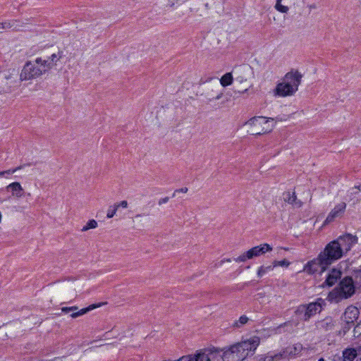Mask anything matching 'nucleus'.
I'll list each match as a JSON object with an SVG mask.
<instances>
[{"label":"nucleus","mask_w":361,"mask_h":361,"mask_svg":"<svg viewBox=\"0 0 361 361\" xmlns=\"http://www.w3.org/2000/svg\"><path fill=\"white\" fill-rule=\"evenodd\" d=\"M358 242L356 235L345 233L326 244L320 252V259L329 266L341 259Z\"/></svg>","instance_id":"obj_1"},{"label":"nucleus","mask_w":361,"mask_h":361,"mask_svg":"<svg viewBox=\"0 0 361 361\" xmlns=\"http://www.w3.org/2000/svg\"><path fill=\"white\" fill-rule=\"evenodd\" d=\"M62 57V52L52 54L47 59L37 57L35 61H27L21 71L20 78L21 80H29L37 78L46 73L55 66Z\"/></svg>","instance_id":"obj_2"},{"label":"nucleus","mask_w":361,"mask_h":361,"mask_svg":"<svg viewBox=\"0 0 361 361\" xmlns=\"http://www.w3.org/2000/svg\"><path fill=\"white\" fill-rule=\"evenodd\" d=\"M259 343V337L252 336L225 348L223 356L233 361H243L255 353Z\"/></svg>","instance_id":"obj_3"},{"label":"nucleus","mask_w":361,"mask_h":361,"mask_svg":"<svg viewBox=\"0 0 361 361\" xmlns=\"http://www.w3.org/2000/svg\"><path fill=\"white\" fill-rule=\"evenodd\" d=\"M303 75L297 69H291L277 82L274 89L275 97H287L294 95L298 90Z\"/></svg>","instance_id":"obj_4"},{"label":"nucleus","mask_w":361,"mask_h":361,"mask_svg":"<svg viewBox=\"0 0 361 361\" xmlns=\"http://www.w3.org/2000/svg\"><path fill=\"white\" fill-rule=\"evenodd\" d=\"M355 293V286L351 277L346 276L328 295L327 300L337 303L352 297Z\"/></svg>","instance_id":"obj_5"},{"label":"nucleus","mask_w":361,"mask_h":361,"mask_svg":"<svg viewBox=\"0 0 361 361\" xmlns=\"http://www.w3.org/2000/svg\"><path fill=\"white\" fill-rule=\"evenodd\" d=\"M250 126V133L252 135H262L271 132L275 126L272 118L255 116L246 122Z\"/></svg>","instance_id":"obj_6"},{"label":"nucleus","mask_w":361,"mask_h":361,"mask_svg":"<svg viewBox=\"0 0 361 361\" xmlns=\"http://www.w3.org/2000/svg\"><path fill=\"white\" fill-rule=\"evenodd\" d=\"M324 305H325L324 300L318 298L315 302L300 305L296 310V313L301 319L307 321L312 316L320 312Z\"/></svg>","instance_id":"obj_7"},{"label":"nucleus","mask_w":361,"mask_h":361,"mask_svg":"<svg viewBox=\"0 0 361 361\" xmlns=\"http://www.w3.org/2000/svg\"><path fill=\"white\" fill-rule=\"evenodd\" d=\"M272 250L273 247L270 244L262 243L240 254L238 257L234 258L233 261L235 262H245L249 259L260 257L267 252L272 251Z\"/></svg>","instance_id":"obj_8"},{"label":"nucleus","mask_w":361,"mask_h":361,"mask_svg":"<svg viewBox=\"0 0 361 361\" xmlns=\"http://www.w3.org/2000/svg\"><path fill=\"white\" fill-rule=\"evenodd\" d=\"M328 267L329 265L320 259V255L319 254L317 258L305 264L303 271L308 274H314L317 272H324Z\"/></svg>","instance_id":"obj_9"},{"label":"nucleus","mask_w":361,"mask_h":361,"mask_svg":"<svg viewBox=\"0 0 361 361\" xmlns=\"http://www.w3.org/2000/svg\"><path fill=\"white\" fill-rule=\"evenodd\" d=\"M346 204L344 202H341L336 204L328 214L324 224H329L334 221L335 219L341 217L344 214Z\"/></svg>","instance_id":"obj_10"},{"label":"nucleus","mask_w":361,"mask_h":361,"mask_svg":"<svg viewBox=\"0 0 361 361\" xmlns=\"http://www.w3.org/2000/svg\"><path fill=\"white\" fill-rule=\"evenodd\" d=\"M360 310L357 307L350 305L348 306L343 315V320L347 324H353L359 318Z\"/></svg>","instance_id":"obj_11"},{"label":"nucleus","mask_w":361,"mask_h":361,"mask_svg":"<svg viewBox=\"0 0 361 361\" xmlns=\"http://www.w3.org/2000/svg\"><path fill=\"white\" fill-rule=\"evenodd\" d=\"M302 345L300 343H295L286 347L283 350L278 353L281 355V359L292 358L300 354Z\"/></svg>","instance_id":"obj_12"},{"label":"nucleus","mask_w":361,"mask_h":361,"mask_svg":"<svg viewBox=\"0 0 361 361\" xmlns=\"http://www.w3.org/2000/svg\"><path fill=\"white\" fill-rule=\"evenodd\" d=\"M342 276V271L339 268L335 267L331 269L326 275L325 281L322 286H334Z\"/></svg>","instance_id":"obj_13"},{"label":"nucleus","mask_w":361,"mask_h":361,"mask_svg":"<svg viewBox=\"0 0 361 361\" xmlns=\"http://www.w3.org/2000/svg\"><path fill=\"white\" fill-rule=\"evenodd\" d=\"M361 347L357 348L348 347L342 351V360L343 361H354L358 355V351Z\"/></svg>","instance_id":"obj_14"},{"label":"nucleus","mask_w":361,"mask_h":361,"mask_svg":"<svg viewBox=\"0 0 361 361\" xmlns=\"http://www.w3.org/2000/svg\"><path fill=\"white\" fill-rule=\"evenodd\" d=\"M7 190H11L13 197L17 198L22 197L23 195V188L19 182H13L6 188Z\"/></svg>","instance_id":"obj_15"},{"label":"nucleus","mask_w":361,"mask_h":361,"mask_svg":"<svg viewBox=\"0 0 361 361\" xmlns=\"http://www.w3.org/2000/svg\"><path fill=\"white\" fill-rule=\"evenodd\" d=\"M284 200L288 203L292 204L295 207H300L302 203L300 200L297 199V197L293 192H288L284 195Z\"/></svg>","instance_id":"obj_16"},{"label":"nucleus","mask_w":361,"mask_h":361,"mask_svg":"<svg viewBox=\"0 0 361 361\" xmlns=\"http://www.w3.org/2000/svg\"><path fill=\"white\" fill-rule=\"evenodd\" d=\"M281 360V355L278 353H269L266 355H259L257 361H279Z\"/></svg>","instance_id":"obj_17"},{"label":"nucleus","mask_w":361,"mask_h":361,"mask_svg":"<svg viewBox=\"0 0 361 361\" xmlns=\"http://www.w3.org/2000/svg\"><path fill=\"white\" fill-rule=\"evenodd\" d=\"M334 326V322L332 318L326 317L324 319L317 322V326L319 329L324 330L331 329Z\"/></svg>","instance_id":"obj_18"},{"label":"nucleus","mask_w":361,"mask_h":361,"mask_svg":"<svg viewBox=\"0 0 361 361\" xmlns=\"http://www.w3.org/2000/svg\"><path fill=\"white\" fill-rule=\"evenodd\" d=\"M98 307H99V305H91L89 307H85V308H82V309H81L80 310H78V309L77 310L71 311L72 313L71 314V317L72 318H76L78 317H80V316L86 314L89 311L92 310H94V309H95V308H97Z\"/></svg>","instance_id":"obj_19"},{"label":"nucleus","mask_w":361,"mask_h":361,"mask_svg":"<svg viewBox=\"0 0 361 361\" xmlns=\"http://www.w3.org/2000/svg\"><path fill=\"white\" fill-rule=\"evenodd\" d=\"M274 263L272 262L271 264H269V265H262L260 266L258 269H257V276L259 277V278H262V276H264V275H266L267 274H268L269 272L273 271L274 269Z\"/></svg>","instance_id":"obj_20"},{"label":"nucleus","mask_w":361,"mask_h":361,"mask_svg":"<svg viewBox=\"0 0 361 361\" xmlns=\"http://www.w3.org/2000/svg\"><path fill=\"white\" fill-rule=\"evenodd\" d=\"M274 8L281 13H287L289 11L288 3H285L283 0H276Z\"/></svg>","instance_id":"obj_21"},{"label":"nucleus","mask_w":361,"mask_h":361,"mask_svg":"<svg viewBox=\"0 0 361 361\" xmlns=\"http://www.w3.org/2000/svg\"><path fill=\"white\" fill-rule=\"evenodd\" d=\"M20 25L18 24V22L17 20H13V21H6L4 23H0V29L1 30H8V29H13V30H19Z\"/></svg>","instance_id":"obj_22"},{"label":"nucleus","mask_w":361,"mask_h":361,"mask_svg":"<svg viewBox=\"0 0 361 361\" xmlns=\"http://www.w3.org/2000/svg\"><path fill=\"white\" fill-rule=\"evenodd\" d=\"M233 82V76L231 73L224 74L220 79V83L223 87L231 85Z\"/></svg>","instance_id":"obj_23"},{"label":"nucleus","mask_w":361,"mask_h":361,"mask_svg":"<svg viewBox=\"0 0 361 361\" xmlns=\"http://www.w3.org/2000/svg\"><path fill=\"white\" fill-rule=\"evenodd\" d=\"M248 321H249V319L247 316L242 315L240 317V318L238 320L234 322V323L233 324V326L235 327V328H240L243 325L247 324Z\"/></svg>","instance_id":"obj_24"},{"label":"nucleus","mask_w":361,"mask_h":361,"mask_svg":"<svg viewBox=\"0 0 361 361\" xmlns=\"http://www.w3.org/2000/svg\"><path fill=\"white\" fill-rule=\"evenodd\" d=\"M97 226V222L94 219H91L87 221V223L82 227L81 231H87L89 229L96 228Z\"/></svg>","instance_id":"obj_25"},{"label":"nucleus","mask_w":361,"mask_h":361,"mask_svg":"<svg viewBox=\"0 0 361 361\" xmlns=\"http://www.w3.org/2000/svg\"><path fill=\"white\" fill-rule=\"evenodd\" d=\"M274 264V267H288L290 265V262H288L287 259H283V260H274L273 262Z\"/></svg>","instance_id":"obj_26"},{"label":"nucleus","mask_w":361,"mask_h":361,"mask_svg":"<svg viewBox=\"0 0 361 361\" xmlns=\"http://www.w3.org/2000/svg\"><path fill=\"white\" fill-rule=\"evenodd\" d=\"M117 210H118L117 207H115L114 204L109 206V207L108 208V210H107L106 217L108 219L113 218L114 216V215L116 214Z\"/></svg>","instance_id":"obj_27"},{"label":"nucleus","mask_w":361,"mask_h":361,"mask_svg":"<svg viewBox=\"0 0 361 361\" xmlns=\"http://www.w3.org/2000/svg\"><path fill=\"white\" fill-rule=\"evenodd\" d=\"M115 207H117V209L119 208V207H122V208H127L128 207V202L126 201V200H123L118 203H116L114 204Z\"/></svg>","instance_id":"obj_28"},{"label":"nucleus","mask_w":361,"mask_h":361,"mask_svg":"<svg viewBox=\"0 0 361 361\" xmlns=\"http://www.w3.org/2000/svg\"><path fill=\"white\" fill-rule=\"evenodd\" d=\"M78 310V307L76 306H73V307H64L61 309L62 312H64V313H68L69 312H71V311H73V310Z\"/></svg>","instance_id":"obj_29"},{"label":"nucleus","mask_w":361,"mask_h":361,"mask_svg":"<svg viewBox=\"0 0 361 361\" xmlns=\"http://www.w3.org/2000/svg\"><path fill=\"white\" fill-rule=\"evenodd\" d=\"M15 173V170H13V169H8V170H6V171H0V177H2L5 175H11L13 173Z\"/></svg>","instance_id":"obj_30"},{"label":"nucleus","mask_w":361,"mask_h":361,"mask_svg":"<svg viewBox=\"0 0 361 361\" xmlns=\"http://www.w3.org/2000/svg\"><path fill=\"white\" fill-rule=\"evenodd\" d=\"M188 189L186 187L178 189V190H175V192L173 193V196H175L176 193H177V192L186 193L188 192Z\"/></svg>","instance_id":"obj_31"},{"label":"nucleus","mask_w":361,"mask_h":361,"mask_svg":"<svg viewBox=\"0 0 361 361\" xmlns=\"http://www.w3.org/2000/svg\"><path fill=\"white\" fill-rule=\"evenodd\" d=\"M231 262V259H222L221 260L218 264H216L215 266L216 267H221L224 262Z\"/></svg>","instance_id":"obj_32"},{"label":"nucleus","mask_w":361,"mask_h":361,"mask_svg":"<svg viewBox=\"0 0 361 361\" xmlns=\"http://www.w3.org/2000/svg\"><path fill=\"white\" fill-rule=\"evenodd\" d=\"M331 361H343L342 360V357H340L339 355H334L331 358Z\"/></svg>","instance_id":"obj_33"},{"label":"nucleus","mask_w":361,"mask_h":361,"mask_svg":"<svg viewBox=\"0 0 361 361\" xmlns=\"http://www.w3.org/2000/svg\"><path fill=\"white\" fill-rule=\"evenodd\" d=\"M168 201H169V197L162 198V199L159 200V204L161 205L162 204H165V203L168 202Z\"/></svg>","instance_id":"obj_34"},{"label":"nucleus","mask_w":361,"mask_h":361,"mask_svg":"<svg viewBox=\"0 0 361 361\" xmlns=\"http://www.w3.org/2000/svg\"><path fill=\"white\" fill-rule=\"evenodd\" d=\"M23 168V166H17L14 169H13V170H15V173L20 169H22Z\"/></svg>","instance_id":"obj_35"},{"label":"nucleus","mask_w":361,"mask_h":361,"mask_svg":"<svg viewBox=\"0 0 361 361\" xmlns=\"http://www.w3.org/2000/svg\"><path fill=\"white\" fill-rule=\"evenodd\" d=\"M221 97H222V94H220L216 96V99H219L221 98Z\"/></svg>","instance_id":"obj_36"},{"label":"nucleus","mask_w":361,"mask_h":361,"mask_svg":"<svg viewBox=\"0 0 361 361\" xmlns=\"http://www.w3.org/2000/svg\"><path fill=\"white\" fill-rule=\"evenodd\" d=\"M318 361H325L324 358H319Z\"/></svg>","instance_id":"obj_37"},{"label":"nucleus","mask_w":361,"mask_h":361,"mask_svg":"<svg viewBox=\"0 0 361 361\" xmlns=\"http://www.w3.org/2000/svg\"><path fill=\"white\" fill-rule=\"evenodd\" d=\"M1 219H2V215H1V213L0 212V222L1 221Z\"/></svg>","instance_id":"obj_38"},{"label":"nucleus","mask_w":361,"mask_h":361,"mask_svg":"<svg viewBox=\"0 0 361 361\" xmlns=\"http://www.w3.org/2000/svg\"><path fill=\"white\" fill-rule=\"evenodd\" d=\"M283 1H285V3H289L290 0H283Z\"/></svg>","instance_id":"obj_39"}]
</instances>
